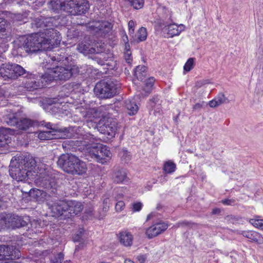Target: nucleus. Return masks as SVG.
Instances as JSON below:
<instances>
[{
	"instance_id": "nucleus-1",
	"label": "nucleus",
	"mask_w": 263,
	"mask_h": 263,
	"mask_svg": "<svg viewBox=\"0 0 263 263\" xmlns=\"http://www.w3.org/2000/svg\"><path fill=\"white\" fill-rule=\"evenodd\" d=\"M94 138L90 134L86 135L81 140V145L86 147L89 156L97 162L104 164L111 158V153L106 146L97 145L94 142Z\"/></svg>"
},
{
	"instance_id": "nucleus-2",
	"label": "nucleus",
	"mask_w": 263,
	"mask_h": 263,
	"mask_svg": "<svg viewBox=\"0 0 263 263\" xmlns=\"http://www.w3.org/2000/svg\"><path fill=\"white\" fill-rule=\"evenodd\" d=\"M45 64L44 67L47 71L42 77L46 82L66 81L69 80L72 76L79 72V69L74 65H68L65 67L56 66L52 68L49 64Z\"/></svg>"
},
{
	"instance_id": "nucleus-3",
	"label": "nucleus",
	"mask_w": 263,
	"mask_h": 263,
	"mask_svg": "<svg viewBox=\"0 0 263 263\" xmlns=\"http://www.w3.org/2000/svg\"><path fill=\"white\" fill-rule=\"evenodd\" d=\"M57 164L65 172L72 175H82L87 170L85 162L71 154H62L58 158Z\"/></svg>"
},
{
	"instance_id": "nucleus-4",
	"label": "nucleus",
	"mask_w": 263,
	"mask_h": 263,
	"mask_svg": "<svg viewBox=\"0 0 263 263\" xmlns=\"http://www.w3.org/2000/svg\"><path fill=\"white\" fill-rule=\"evenodd\" d=\"M49 4L54 10H62L72 15L85 13L89 9L86 0H51Z\"/></svg>"
},
{
	"instance_id": "nucleus-5",
	"label": "nucleus",
	"mask_w": 263,
	"mask_h": 263,
	"mask_svg": "<svg viewBox=\"0 0 263 263\" xmlns=\"http://www.w3.org/2000/svg\"><path fill=\"white\" fill-rule=\"evenodd\" d=\"M161 9L164 13V14L159 16V18L154 22L155 28L156 30H158L163 28L164 31L166 32L168 37H172L176 35H178L181 31L185 29V26L183 24L179 25L176 24H171L172 14L170 11L165 7H162Z\"/></svg>"
},
{
	"instance_id": "nucleus-6",
	"label": "nucleus",
	"mask_w": 263,
	"mask_h": 263,
	"mask_svg": "<svg viewBox=\"0 0 263 263\" xmlns=\"http://www.w3.org/2000/svg\"><path fill=\"white\" fill-rule=\"evenodd\" d=\"M47 41L40 32L32 34L27 37L24 41L23 47L27 52H36L40 50H48Z\"/></svg>"
},
{
	"instance_id": "nucleus-7",
	"label": "nucleus",
	"mask_w": 263,
	"mask_h": 263,
	"mask_svg": "<svg viewBox=\"0 0 263 263\" xmlns=\"http://www.w3.org/2000/svg\"><path fill=\"white\" fill-rule=\"evenodd\" d=\"M120 88V84L117 82L102 81L96 84L94 90L99 97L107 99L116 95Z\"/></svg>"
},
{
	"instance_id": "nucleus-8",
	"label": "nucleus",
	"mask_w": 263,
	"mask_h": 263,
	"mask_svg": "<svg viewBox=\"0 0 263 263\" xmlns=\"http://www.w3.org/2000/svg\"><path fill=\"white\" fill-rule=\"evenodd\" d=\"M26 70L16 64H3L0 67V74L4 80H13L26 73Z\"/></svg>"
},
{
	"instance_id": "nucleus-9",
	"label": "nucleus",
	"mask_w": 263,
	"mask_h": 263,
	"mask_svg": "<svg viewBox=\"0 0 263 263\" xmlns=\"http://www.w3.org/2000/svg\"><path fill=\"white\" fill-rule=\"evenodd\" d=\"M77 49L79 52L84 54L96 53L97 55L95 58L97 59L98 63L101 65H105L109 58L106 53H104L101 49H99L98 46L96 49L86 42L79 43L77 46Z\"/></svg>"
},
{
	"instance_id": "nucleus-10",
	"label": "nucleus",
	"mask_w": 263,
	"mask_h": 263,
	"mask_svg": "<svg viewBox=\"0 0 263 263\" xmlns=\"http://www.w3.org/2000/svg\"><path fill=\"white\" fill-rule=\"evenodd\" d=\"M4 121L8 125L15 126L18 129L25 130L34 126L35 122L28 118L18 119L16 113L10 114L3 117Z\"/></svg>"
},
{
	"instance_id": "nucleus-11",
	"label": "nucleus",
	"mask_w": 263,
	"mask_h": 263,
	"mask_svg": "<svg viewBox=\"0 0 263 263\" xmlns=\"http://www.w3.org/2000/svg\"><path fill=\"white\" fill-rule=\"evenodd\" d=\"M41 35L43 36L45 41H47V48L51 49L54 46L60 44L62 37L59 32L52 27H48L44 29V31L40 32Z\"/></svg>"
},
{
	"instance_id": "nucleus-12",
	"label": "nucleus",
	"mask_w": 263,
	"mask_h": 263,
	"mask_svg": "<svg viewBox=\"0 0 263 263\" xmlns=\"http://www.w3.org/2000/svg\"><path fill=\"white\" fill-rule=\"evenodd\" d=\"M9 171L10 176L17 181L24 180L29 177L28 172L22 166L20 159L11 161Z\"/></svg>"
},
{
	"instance_id": "nucleus-13",
	"label": "nucleus",
	"mask_w": 263,
	"mask_h": 263,
	"mask_svg": "<svg viewBox=\"0 0 263 263\" xmlns=\"http://www.w3.org/2000/svg\"><path fill=\"white\" fill-rule=\"evenodd\" d=\"M97 128L101 133L113 137L118 130L117 123L112 119L105 121H100L97 125Z\"/></svg>"
},
{
	"instance_id": "nucleus-14",
	"label": "nucleus",
	"mask_w": 263,
	"mask_h": 263,
	"mask_svg": "<svg viewBox=\"0 0 263 263\" xmlns=\"http://www.w3.org/2000/svg\"><path fill=\"white\" fill-rule=\"evenodd\" d=\"M49 205L53 216H63L65 218H67L66 215L69 206L68 201L64 200H59Z\"/></svg>"
},
{
	"instance_id": "nucleus-15",
	"label": "nucleus",
	"mask_w": 263,
	"mask_h": 263,
	"mask_svg": "<svg viewBox=\"0 0 263 263\" xmlns=\"http://www.w3.org/2000/svg\"><path fill=\"white\" fill-rule=\"evenodd\" d=\"M20 256V252L13 246L0 245V260L6 259L12 260Z\"/></svg>"
},
{
	"instance_id": "nucleus-16",
	"label": "nucleus",
	"mask_w": 263,
	"mask_h": 263,
	"mask_svg": "<svg viewBox=\"0 0 263 263\" xmlns=\"http://www.w3.org/2000/svg\"><path fill=\"white\" fill-rule=\"evenodd\" d=\"M5 220L7 228H18L27 224V222L22 217L14 214H7L5 216Z\"/></svg>"
},
{
	"instance_id": "nucleus-17",
	"label": "nucleus",
	"mask_w": 263,
	"mask_h": 263,
	"mask_svg": "<svg viewBox=\"0 0 263 263\" xmlns=\"http://www.w3.org/2000/svg\"><path fill=\"white\" fill-rule=\"evenodd\" d=\"M90 28L92 31L100 35H104L110 31L112 25L111 23L107 21H98L90 26Z\"/></svg>"
},
{
	"instance_id": "nucleus-18",
	"label": "nucleus",
	"mask_w": 263,
	"mask_h": 263,
	"mask_svg": "<svg viewBox=\"0 0 263 263\" xmlns=\"http://www.w3.org/2000/svg\"><path fill=\"white\" fill-rule=\"evenodd\" d=\"M167 227V224L165 222L157 223L147 229L145 234L148 238L151 239L165 231Z\"/></svg>"
},
{
	"instance_id": "nucleus-19",
	"label": "nucleus",
	"mask_w": 263,
	"mask_h": 263,
	"mask_svg": "<svg viewBox=\"0 0 263 263\" xmlns=\"http://www.w3.org/2000/svg\"><path fill=\"white\" fill-rule=\"evenodd\" d=\"M20 162L24 168L28 172L29 176L32 175V171L35 168L36 163L34 158L31 156H27L24 159H20Z\"/></svg>"
},
{
	"instance_id": "nucleus-20",
	"label": "nucleus",
	"mask_w": 263,
	"mask_h": 263,
	"mask_svg": "<svg viewBox=\"0 0 263 263\" xmlns=\"http://www.w3.org/2000/svg\"><path fill=\"white\" fill-rule=\"evenodd\" d=\"M51 20V18H45L41 16L34 20L32 23V26L33 28H42L43 31H44V29L46 28L53 26Z\"/></svg>"
},
{
	"instance_id": "nucleus-21",
	"label": "nucleus",
	"mask_w": 263,
	"mask_h": 263,
	"mask_svg": "<svg viewBox=\"0 0 263 263\" xmlns=\"http://www.w3.org/2000/svg\"><path fill=\"white\" fill-rule=\"evenodd\" d=\"M68 209H67V218L77 215L83 210V205L81 202L76 201H70L68 202Z\"/></svg>"
},
{
	"instance_id": "nucleus-22",
	"label": "nucleus",
	"mask_w": 263,
	"mask_h": 263,
	"mask_svg": "<svg viewBox=\"0 0 263 263\" xmlns=\"http://www.w3.org/2000/svg\"><path fill=\"white\" fill-rule=\"evenodd\" d=\"M112 179L116 183L127 182L128 177L126 171L123 168H117L115 170L112 175Z\"/></svg>"
},
{
	"instance_id": "nucleus-23",
	"label": "nucleus",
	"mask_w": 263,
	"mask_h": 263,
	"mask_svg": "<svg viewBox=\"0 0 263 263\" xmlns=\"http://www.w3.org/2000/svg\"><path fill=\"white\" fill-rule=\"evenodd\" d=\"M243 236L259 245L263 244V236L259 233L253 231H244L241 233Z\"/></svg>"
},
{
	"instance_id": "nucleus-24",
	"label": "nucleus",
	"mask_w": 263,
	"mask_h": 263,
	"mask_svg": "<svg viewBox=\"0 0 263 263\" xmlns=\"http://www.w3.org/2000/svg\"><path fill=\"white\" fill-rule=\"evenodd\" d=\"M61 129H53V130L42 131L39 134V138L41 140H49L53 139H60L62 137L60 135Z\"/></svg>"
},
{
	"instance_id": "nucleus-25",
	"label": "nucleus",
	"mask_w": 263,
	"mask_h": 263,
	"mask_svg": "<svg viewBox=\"0 0 263 263\" xmlns=\"http://www.w3.org/2000/svg\"><path fill=\"white\" fill-rule=\"evenodd\" d=\"M24 86L27 90L33 91L40 88L42 86L39 82L36 81L34 76L30 74L24 83Z\"/></svg>"
},
{
	"instance_id": "nucleus-26",
	"label": "nucleus",
	"mask_w": 263,
	"mask_h": 263,
	"mask_svg": "<svg viewBox=\"0 0 263 263\" xmlns=\"http://www.w3.org/2000/svg\"><path fill=\"white\" fill-rule=\"evenodd\" d=\"M119 238L120 243L125 247H130L133 244V237L129 232H120Z\"/></svg>"
},
{
	"instance_id": "nucleus-27",
	"label": "nucleus",
	"mask_w": 263,
	"mask_h": 263,
	"mask_svg": "<svg viewBox=\"0 0 263 263\" xmlns=\"http://www.w3.org/2000/svg\"><path fill=\"white\" fill-rule=\"evenodd\" d=\"M29 194L31 198L38 201H43L46 199L47 195L46 192L37 189H31Z\"/></svg>"
},
{
	"instance_id": "nucleus-28",
	"label": "nucleus",
	"mask_w": 263,
	"mask_h": 263,
	"mask_svg": "<svg viewBox=\"0 0 263 263\" xmlns=\"http://www.w3.org/2000/svg\"><path fill=\"white\" fill-rule=\"evenodd\" d=\"M9 128H0V147H4L10 142Z\"/></svg>"
},
{
	"instance_id": "nucleus-29",
	"label": "nucleus",
	"mask_w": 263,
	"mask_h": 263,
	"mask_svg": "<svg viewBox=\"0 0 263 263\" xmlns=\"http://www.w3.org/2000/svg\"><path fill=\"white\" fill-rule=\"evenodd\" d=\"M100 112H99L95 108H90L86 111L83 115V117L86 119V121H92L94 119L100 117Z\"/></svg>"
},
{
	"instance_id": "nucleus-30",
	"label": "nucleus",
	"mask_w": 263,
	"mask_h": 263,
	"mask_svg": "<svg viewBox=\"0 0 263 263\" xmlns=\"http://www.w3.org/2000/svg\"><path fill=\"white\" fill-rule=\"evenodd\" d=\"M125 107L128 110L127 112L129 115H134L136 114L139 109L136 103L130 100H126L125 101Z\"/></svg>"
},
{
	"instance_id": "nucleus-31",
	"label": "nucleus",
	"mask_w": 263,
	"mask_h": 263,
	"mask_svg": "<svg viewBox=\"0 0 263 263\" xmlns=\"http://www.w3.org/2000/svg\"><path fill=\"white\" fill-rule=\"evenodd\" d=\"M146 70L145 66H138L135 71V76L138 79L142 81L146 76Z\"/></svg>"
},
{
	"instance_id": "nucleus-32",
	"label": "nucleus",
	"mask_w": 263,
	"mask_h": 263,
	"mask_svg": "<svg viewBox=\"0 0 263 263\" xmlns=\"http://www.w3.org/2000/svg\"><path fill=\"white\" fill-rule=\"evenodd\" d=\"M147 31L144 27L140 28L136 34L137 38L134 39V41L137 43H139L145 41L147 38Z\"/></svg>"
},
{
	"instance_id": "nucleus-33",
	"label": "nucleus",
	"mask_w": 263,
	"mask_h": 263,
	"mask_svg": "<svg viewBox=\"0 0 263 263\" xmlns=\"http://www.w3.org/2000/svg\"><path fill=\"white\" fill-rule=\"evenodd\" d=\"M176 164L170 161L166 162L163 166V170L166 173H172L175 171Z\"/></svg>"
},
{
	"instance_id": "nucleus-34",
	"label": "nucleus",
	"mask_w": 263,
	"mask_h": 263,
	"mask_svg": "<svg viewBox=\"0 0 263 263\" xmlns=\"http://www.w3.org/2000/svg\"><path fill=\"white\" fill-rule=\"evenodd\" d=\"M120 155L122 161L125 163L128 162L131 159L130 153L126 149H123L120 153Z\"/></svg>"
},
{
	"instance_id": "nucleus-35",
	"label": "nucleus",
	"mask_w": 263,
	"mask_h": 263,
	"mask_svg": "<svg viewBox=\"0 0 263 263\" xmlns=\"http://www.w3.org/2000/svg\"><path fill=\"white\" fill-rule=\"evenodd\" d=\"M194 58H191L188 59L183 67L184 71L189 72L193 68L194 65Z\"/></svg>"
},
{
	"instance_id": "nucleus-36",
	"label": "nucleus",
	"mask_w": 263,
	"mask_h": 263,
	"mask_svg": "<svg viewBox=\"0 0 263 263\" xmlns=\"http://www.w3.org/2000/svg\"><path fill=\"white\" fill-rule=\"evenodd\" d=\"M249 222L255 227L263 230V219H251Z\"/></svg>"
},
{
	"instance_id": "nucleus-37",
	"label": "nucleus",
	"mask_w": 263,
	"mask_h": 263,
	"mask_svg": "<svg viewBox=\"0 0 263 263\" xmlns=\"http://www.w3.org/2000/svg\"><path fill=\"white\" fill-rule=\"evenodd\" d=\"M219 105L229 103V100L226 98L223 93H219L215 98Z\"/></svg>"
},
{
	"instance_id": "nucleus-38",
	"label": "nucleus",
	"mask_w": 263,
	"mask_h": 263,
	"mask_svg": "<svg viewBox=\"0 0 263 263\" xmlns=\"http://www.w3.org/2000/svg\"><path fill=\"white\" fill-rule=\"evenodd\" d=\"M111 203V200L110 198L108 197H105L103 201V211L106 213L108 211Z\"/></svg>"
},
{
	"instance_id": "nucleus-39",
	"label": "nucleus",
	"mask_w": 263,
	"mask_h": 263,
	"mask_svg": "<svg viewBox=\"0 0 263 263\" xmlns=\"http://www.w3.org/2000/svg\"><path fill=\"white\" fill-rule=\"evenodd\" d=\"M80 34V31L77 29L71 28L68 30L67 32V35L68 37L74 38L78 37Z\"/></svg>"
},
{
	"instance_id": "nucleus-40",
	"label": "nucleus",
	"mask_w": 263,
	"mask_h": 263,
	"mask_svg": "<svg viewBox=\"0 0 263 263\" xmlns=\"http://www.w3.org/2000/svg\"><path fill=\"white\" fill-rule=\"evenodd\" d=\"M125 208V203L124 201L120 200L117 201L115 205V210L117 212H121Z\"/></svg>"
},
{
	"instance_id": "nucleus-41",
	"label": "nucleus",
	"mask_w": 263,
	"mask_h": 263,
	"mask_svg": "<svg viewBox=\"0 0 263 263\" xmlns=\"http://www.w3.org/2000/svg\"><path fill=\"white\" fill-rule=\"evenodd\" d=\"M64 259V255L62 253H58L53 259H52L53 263H61Z\"/></svg>"
},
{
	"instance_id": "nucleus-42",
	"label": "nucleus",
	"mask_w": 263,
	"mask_h": 263,
	"mask_svg": "<svg viewBox=\"0 0 263 263\" xmlns=\"http://www.w3.org/2000/svg\"><path fill=\"white\" fill-rule=\"evenodd\" d=\"M124 58L126 62L130 64L132 61V52L130 51H125L124 53Z\"/></svg>"
},
{
	"instance_id": "nucleus-43",
	"label": "nucleus",
	"mask_w": 263,
	"mask_h": 263,
	"mask_svg": "<svg viewBox=\"0 0 263 263\" xmlns=\"http://www.w3.org/2000/svg\"><path fill=\"white\" fill-rule=\"evenodd\" d=\"M155 81L154 77L149 78L146 80L145 85L148 88H151Z\"/></svg>"
},
{
	"instance_id": "nucleus-44",
	"label": "nucleus",
	"mask_w": 263,
	"mask_h": 263,
	"mask_svg": "<svg viewBox=\"0 0 263 263\" xmlns=\"http://www.w3.org/2000/svg\"><path fill=\"white\" fill-rule=\"evenodd\" d=\"M7 228L6 220H5V216L0 217V230L2 229Z\"/></svg>"
},
{
	"instance_id": "nucleus-45",
	"label": "nucleus",
	"mask_w": 263,
	"mask_h": 263,
	"mask_svg": "<svg viewBox=\"0 0 263 263\" xmlns=\"http://www.w3.org/2000/svg\"><path fill=\"white\" fill-rule=\"evenodd\" d=\"M208 80H201L197 81L195 84V87L197 88H200L206 84H209Z\"/></svg>"
},
{
	"instance_id": "nucleus-46",
	"label": "nucleus",
	"mask_w": 263,
	"mask_h": 263,
	"mask_svg": "<svg viewBox=\"0 0 263 263\" xmlns=\"http://www.w3.org/2000/svg\"><path fill=\"white\" fill-rule=\"evenodd\" d=\"M129 34H133L134 32L135 22L130 20L128 24Z\"/></svg>"
},
{
	"instance_id": "nucleus-47",
	"label": "nucleus",
	"mask_w": 263,
	"mask_h": 263,
	"mask_svg": "<svg viewBox=\"0 0 263 263\" xmlns=\"http://www.w3.org/2000/svg\"><path fill=\"white\" fill-rule=\"evenodd\" d=\"M142 208V203L141 202H137L133 204V211L134 212L139 211Z\"/></svg>"
},
{
	"instance_id": "nucleus-48",
	"label": "nucleus",
	"mask_w": 263,
	"mask_h": 263,
	"mask_svg": "<svg viewBox=\"0 0 263 263\" xmlns=\"http://www.w3.org/2000/svg\"><path fill=\"white\" fill-rule=\"evenodd\" d=\"M136 258L140 263H144L147 259V256L141 254L138 255Z\"/></svg>"
},
{
	"instance_id": "nucleus-49",
	"label": "nucleus",
	"mask_w": 263,
	"mask_h": 263,
	"mask_svg": "<svg viewBox=\"0 0 263 263\" xmlns=\"http://www.w3.org/2000/svg\"><path fill=\"white\" fill-rule=\"evenodd\" d=\"M209 105L211 107H216L220 105L216 98L210 101L209 103Z\"/></svg>"
},
{
	"instance_id": "nucleus-50",
	"label": "nucleus",
	"mask_w": 263,
	"mask_h": 263,
	"mask_svg": "<svg viewBox=\"0 0 263 263\" xmlns=\"http://www.w3.org/2000/svg\"><path fill=\"white\" fill-rule=\"evenodd\" d=\"M82 236V231H80V232H79L78 233L75 234L73 237L74 241H76V242L80 241L81 240Z\"/></svg>"
},
{
	"instance_id": "nucleus-51",
	"label": "nucleus",
	"mask_w": 263,
	"mask_h": 263,
	"mask_svg": "<svg viewBox=\"0 0 263 263\" xmlns=\"http://www.w3.org/2000/svg\"><path fill=\"white\" fill-rule=\"evenodd\" d=\"M235 201L234 199H224L222 200V203L226 205H232L234 204Z\"/></svg>"
},
{
	"instance_id": "nucleus-52",
	"label": "nucleus",
	"mask_w": 263,
	"mask_h": 263,
	"mask_svg": "<svg viewBox=\"0 0 263 263\" xmlns=\"http://www.w3.org/2000/svg\"><path fill=\"white\" fill-rule=\"evenodd\" d=\"M190 224V223L189 222L182 221V222H180L178 223L177 224V227H180L189 226Z\"/></svg>"
},
{
	"instance_id": "nucleus-53",
	"label": "nucleus",
	"mask_w": 263,
	"mask_h": 263,
	"mask_svg": "<svg viewBox=\"0 0 263 263\" xmlns=\"http://www.w3.org/2000/svg\"><path fill=\"white\" fill-rule=\"evenodd\" d=\"M202 105L199 103H197L195 104L193 107L194 110H198L202 108Z\"/></svg>"
},
{
	"instance_id": "nucleus-54",
	"label": "nucleus",
	"mask_w": 263,
	"mask_h": 263,
	"mask_svg": "<svg viewBox=\"0 0 263 263\" xmlns=\"http://www.w3.org/2000/svg\"><path fill=\"white\" fill-rule=\"evenodd\" d=\"M123 194H119L116 196H115V200L117 201H120V199H121L123 198Z\"/></svg>"
},
{
	"instance_id": "nucleus-55",
	"label": "nucleus",
	"mask_w": 263,
	"mask_h": 263,
	"mask_svg": "<svg viewBox=\"0 0 263 263\" xmlns=\"http://www.w3.org/2000/svg\"><path fill=\"white\" fill-rule=\"evenodd\" d=\"M47 128L50 129V130H53V129H55L54 128L52 127V125L50 123H47L45 125Z\"/></svg>"
},
{
	"instance_id": "nucleus-56",
	"label": "nucleus",
	"mask_w": 263,
	"mask_h": 263,
	"mask_svg": "<svg viewBox=\"0 0 263 263\" xmlns=\"http://www.w3.org/2000/svg\"><path fill=\"white\" fill-rule=\"evenodd\" d=\"M125 49L126 50V51H130L128 43H125Z\"/></svg>"
},
{
	"instance_id": "nucleus-57",
	"label": "nucleus",
	"mask_w": 263,
	"mask_h": 263,
	"mask_svg": "<svg viewBox=\"0 0 263 263\" xmlns=\"http://www.w3.org/2000/svg\"><path fill=\"white\" fill-rule=\"evenodd\" d=\"M123 41L125 43H128V40L127 35L126 34H125L123 36Z\"/></svg>"
},
{
	"instance_id": "nucleus-58",
	"label": "nucleus",
	"mask_w": 263,
	"mask_h": 263,
	"mask_svg": "<svg viewBox=\"0 0 263 263\" xmlns=\"http://www.w3.org/2000/svg\"><path fill=\"white\" fill-rule=\"evenodd\" d=\"M220 212V210L219 209H215L213 210V214H217Z\"/></svg>"
},
{
	"instance_id": "nucleus-59",
	"label": "nucleus",
	"mask_w": 263,
	"mask_h": 263,
	"mask_svg": "<svg viewBox=\"0 0 263 263\" xmlns=\"http://www.w3.org/2000/svg\"><path fill=\"white\" fill-rule=\"evenodd\" d=\"M124 263H135V262L130 259H126L124 260Z\"/></svg>"
},
{
	"instance_id": "nucleus-60",
	"label": "nucleus",
	"mask_w": 263,
	"mask_h": 263,
	"mask_svg": "<svg viewBox=\"0 0 263 263\" xmlns=\"http://www.w3.org/2000/svg\"><path fill=\"white\" fill-rule=\"evenodd\" d=\"M2 198L3 197L0 196V208H1L3 205Z\"/></svg>"
},
{
	"instance_id": "nucleus-61",
	"label": "nucleus",
	"mask_w": 263,
	"mask_h": 263,
	"mask_svg": "<svg viewBox=\"0 0 263 263\" xmlns=\"http://www.w3.org/2000/svg\"><path fill=\"white\" fill-rule=\"evenodd\" d=\"M151 217H152V214L148 215L147 216L146 220L147 221V220H149L151 218Z\"/></svg>"
},
{
	"instance_id": "nucleus-62",
	"label": "nucleus",
	"mask_w": 263,
	"mask_h": 263,
	"mask_svg": "<svg viewBox=\"0 0 263 263\" xmlns=\"http://www.w3.org/2000/svg\"><path fill=\"white\" fill-rule=\"evenodd\" d=\"M3 96V90L0 89V98Z\"/></svg>"
},
{
	"instance_id": "nucleus-63",
	"label": "nucleus",
	"mask_w": 263,
	"mask_h": 263,
	"mask_svg": "<svg viewBox=\"0 0 263 263\" xmlns=\"http://www.w3.org/2000/svg\"><path fill=\"white\" fill-rule=\"evenodd\" d=\"M64 263H72L70 260L68 261V260H66V261L64 262Z\"/></svg>"
},
{
	"instance_id": "nucleus-64",
	"label": "nucleus",
	"mask_w": 263,
	"mask_h": 263,
	"mask_svg": "<svg viewBox=\"0 0 263 263\" xmlns=\"http://www.w3.org/2000/svg\"><path fill=\"white\" fill-rule=\"evenodd\" d=\"M0 263H9V261H8V262H7V261H2V262H0Z\"/></svg>"
}]
</instances>
